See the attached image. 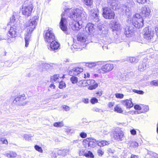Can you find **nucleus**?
<instances>
[{
    "label": "nucleus",
    "mask_w": 158,
    "mask_h": 158,
    "mask_svg": "<svg viewBox=\"0 0 158 158\" xmlns=\"http://www.w3.org/2000/svg\"><path fill=\"white\" fill-rule=\"evenodd\" d=\"M114 68V66L113 64L107 63L102 65L98 70V72L102 74L108 73L112 70Z\"/></svg>",
    "instance_id": "8"
},
{
    "label": "nucleus",
    "mask_w": 158,
    "mask_h": 158,
    "mask_svg": "<svg viewBox=\"0 0 158 158\" xmlns=\"http://www.w3.org/2000/svg\"><path fill=\"white\" fill-rule=\"evenodd\" d=\"M150 12L151 10L149 8L148 6H145L141 8V11L139 14L142 18L143 17L148 18L150 15Z\"/></svg>",
    "instance_id": "11"
},
{
    "label": "nucleus",
    "mask_w": 158,
    "mask_h": 158,
    "mask_svg": "<svg viewBox=\"0 0 158 158\" xmlns=\"http://www.w3.org/2000/svg\"><path fill=\"white\" fill-rule=\"evenodd\" d=\"M64 77V75L61 76L59 74H55L51 77V81L56 83H58L59 81H62Z\"/></svg>",
    "instance_id": "18"
},
{
    "label": "nucleus",
    "mask_w": 158,
    "mask_h": 158,
    "mask_svg": "<svg viewBox=\"0 0 158 158\" xmlns=\"http://www.w3.org/2000/svg\"><path fill=\"white\" fill-rule=\"evenodd\" d=\"M124 33L127 37H131L135 31L132 27H127L124 29Z\"/></svg>",
    "instance_id": "16"
},
{
    "label": "nucleus",
    "mask_w": 158,
    "mask_h": 158,
    "mask_svg": "<svg viewBox=\"0 0 158 158\" xmlns=\"http://www.w3.org/2000/svg\"><path fill=\"white\" fill-rule=\"evenodd\" d=\"M80 155H84L86 157H89L91 158H93L94 156L92 152L90 151H87L84 149H82L80 151Z\"/></svg>",
    "instance_id": "23"
},
{
    "label": "nucleus",
    "mask_w": 158,
    "mask_h": 158,
    "mask_svg": "<svg viewBox=\"0 0 158 158\" xmlns=\"http://www.w3.org/2000/svg\"><path fill=\"white\" fill-rule=\"evenodd\" d=\"M130 132L131 135H135L136 134V131L135 129H132L130 131Z\"/></svg>",
    "instance_id": "56"
},
{
    "label": "nucleus",
    "mask_w": 158,
    "mask_h": 158,
    "mask_svg": "<svg viewBox=\"0 0 158 158\" xmlns=\"http://www.w3.org/2000/svg\"><path fill=\"white\" fill-rule=\"evenodd\" d=\"M17 21L15 15H13L10 18V23L11 26L7 34V41L8 43H11L15 40L16 33L19 28L17 26L16 23H15Z\"/></svg>",
    "instance_id": "3"
},
{
    "label": "nucleus",
    "mask_w": 158,
    "mask_h": 158,
    "mask_svg": "<svg viewBox=\"0 0 158 158\" xmlns=\"http://www.w3.org/2000/svg\"><path fill=\"white\" fill-rule=\"evenodd\" d=\"M62 107L63 109L66 111H69L70 110V108L68 106H66L65 105H63L62 106Z\"/></svg>",
    "instance_id": "48"
},
{
    "label": "nucleus",
    "mask_w": 158,
    "mask_h": 158,
    "mask_svg": "<svg viewBox=\"0 0 158 158\" xmlns=\"http://www.w3.org/2000/svg\"><path fill=\"white\" fill-rule=\"evenodd\" d=\"M131 158H139V156L134 155H132Z\"/></svg>",
    "instance_id": "61"
},
{
    "label": "nucleus",
    "mask_w": 158,
    "mask_h": 158,
    "mask_svg": "<svg viewBox=\"0 0 158 158\" xmlns=\"http://www.w3.org/2000/svg\"><path fill=\"white\" fill-rule=\"evenodd\" d=\"M94 25L91 23H88L86 26L85 31L89 34L93 33L94 31Z\"/></svg>",
    "instance_id": "19"
},
{
    "label": "nucleus",
    "mask_w": 158,
    "mask_h": 158,
    "mask_svg": "<svg viewBox=\"0 0 158 158\" xmlns=\"http://www.w3.org/2000/svg\"><path fill=\"white\" fill-rule=\"evenodd\" d=\"M34 148L36 150L38 151L40 153H42L43 152V151L42 148L39 145H36L34 146Z\"/></svg>",
    "instance_id": "39"
},
{
    "label": "nucleus",
    "mask_w": 158,
    "mask_h": 158,
    "mask_svg": "<svg viewBox=\"0 0 158 158\" xmlns=\"http://www.w3.org/2000/svg\"><path fill=\"white\" fill-rule=\"evenodd\" d=\"M98 101V99L95 98H93L90 100V102L92 104L97 102Z\"/></svg>",
    "instance_id": "47"
},
{
    "label": "nucleus",
    "mask_w": 158,
    "mask_h": 158,
    "mask_svg": "<svg viewBox=\"0 0 158 158\" xmlns=\"http://www.w3.org/2000/svg\"><path fill=\"white\" fill-rule=\"evenodd\" d=\"M95 94V96L98 97L101 96L102 95V93L101 92H99L96 93Z\"/></svg>",
    "instance_id": "57"
},
{
    "label": "nucleus",
    "mask_w": 158,
    "mask_h": 158,
    "mask_svg": "<svg viewBox=\"0 0 158 158\" xmlns=\"http://www.w3.org/2000/svg\"><path fill=\"white\" fill-rule=\"evenodd\" d=\"M69 149L60 150L58 151L57 153L59 155L64 156L69 152Z\"/></svg>",
    "instance_id": "29"
},
{
    "label": "nucleus",
    "mask_w": 158,
    "mask_h": 158,
    "mask_svg": "<svg viewBox=\"0 0 158 158\" xmlns=\"http://www.w3.org/2000/svg\"><path fill=\"white\" fill-rule=\"evenodd\" d=\"M121 8L123 10V12H125L126 14L128 15H129L131 13V9L127 6L123 5L122 6Z\"/></svg>",
    "instance_id": "25"
},
{
    "label": "nucleus",
    "mask_w": 158,
    "mask_h": 158,
    "mask_svg": "<svg viewBox=\"0 0 158 158\" xmlns=\"http://www.w3.org/2000/svg\"><path fill=\"white\" fill-rule=\"evenodd\" d=\"M80 137L82 138H85L87 137V134L84 132H82L80 134Z\"/></svg>",
    "instance_id": "49"
},
{
    "label": "nucleus",
    "mask_w": 158,
    "mask_h": 158,
    "mask_svg": "<svg viewBox=\"0 0 158 158\" xmlns=\"http://www.w3.org/2000/svg\"><path fill=\"white\" fill-rule=\"evenodd\" d=\"M127 60L131 63H136L138 61V59L132 57H127Z\"/></svg>",
    "instance_id": "30"
},
{
    "label": "nucleus",
    "mask_w": 158,
    "mask_h": 158,
    "mask_svg": "<svg viewBox=\"0 0 158 158\" xmlns=\"http://www.w3.org/2000/svg\"><path fill=\"white\" fill-rule=\"evenodd\" d=\"M72 131H73V130L70 128H67L65 130L66 132L69 133H72L73 132Z\"/></svg>",
    "instance_id": "55"
},
{
    "label": "nucleus",
    "mask_w": 158,
    "mask_h": 158,
    "mask_svg": "<svg viewBox=\"0 0 158 158\" xmlns=\"http://www.w3.org/2000/svg\"><path fill=\"white\" fill-rule=\"evenodd\" d=\"M96 65L95 62H90L86 64V66L90 68L95 67Z\"/></svg>",
    "instance_id": "41"
},
{
    "label": "nucleus",
    "mask_w": 158,
    "mask_h": 158,
    "mask_svg": "<svg viewBox=\"0 0 158 158\" xmlns=\"http://www.w3.org/2000/svg\"><path fill=\"white\" fill-rule=\"evenodd\" d=\"M31 135L25 134L24 135V138L26 140H29L31 139Z\"/></svg>",
    "instance_id": "46"
},
{
    "label": "nucleus",
    "mask_w": 158,
    "mask_h": 158,
    "mask_svg": "<svg viewBox=\"0 0 158 158\" xmlns=\"http://www.w3.org/2000/svg\"><path fill=\"white\" fill-rule=\"evenodd\" d=\"M78 141H79L78 139L75 140H74L73 141L72 143L73 144H74V143H78Z\"/></svg>",
    "instance_id": "63"
},
{
    "label": "nucleus",
    "mask_w": 158,
    "mask_h": 158,
    "mask_svg": "<svg viewBox=\"0 0 158 158\" xmlns=\"http://www.w3.org/2000/svg\"><path fill=\"white\" fill-rule=\"evenodd\" d=\"M92 110L94 111H96L99 112H103V110L97 107H94L92 109Z\"/></svg>",
    "instance_id": "43"
},
{
    "label": "nucleus",
    "mask_w": 158,
    "mask_h": 158,
    "mask_svg": "<svg viewBox=\"0 0 158 158\" xmlns=\"http://www.w3.org/2000/svg\"><path fill=\"white\" fill-rule=\"evenodd\" d=\"M58 83H59V87L60 89H61L66 87V85L65 82L63 81L62 80L59 81Z\"/></svg>",
    "instance_id": "38"
},
{
    "label": "nucleus",
    "mask_w": 158,
    "mask_h": 158,
    "mask_svg": "<svg viewBox=\"0 0 158 158\" xmlns=\"http://www.w3.org/2000/svg\"><path fill=\"white\" fill-rule=\"evenodd\" d=\"M61 94H62L61 93H57L55 95V96H56V98H59L61 95Z\"/></svg>",
    "instance_id": "59"
},
{
    "label": "nucleus",
    "mask_w": 158,
    "mask_h": 158,
    "mask_svg": "<svg viewBox=\"0 0 158 158\" xmlns=\"http://www.w3.org/2000/svg\"><path fill=\"white\" fill-rule=\"evenodd\" d=\"M143 111H135L134 113L135 114H139L143 112H146L148 110L149 107L148 106H145L143 107Z\"/></svg>",
    "instance_id": "32"
},
{
    "label": "nucleus",
    "mask_w": 158,
    "mask_h": 158,
    "mask_svg": "<svg viewBox=\"0 0 158 158\" xmlns=\"http://www.w3.org/2000/svg\"><path fill=\"white\" fill-rule=\"evenodd\" d=\"M92 16L93 17V20L96 22H98L99 21V19L98 17V12L97 10L93 9L91 11Z\"/></svg>",
    "instance_id": "24"
},
{
    "label": "nucleus",
    "mask_w": 158,
    "mask_h": 158,
    "mask_svg": "<svg viewBox=\"0 0 158 158\" xmlns=\"http://www.w3.org/2000/svg\"><path fill=\"white\" fill-rule=\"evenodd\" d=\"M138 3L141 4H143L148 2V0H136Z\"/></svg>",
    "instance_id": "44"
},
{
    "label": "nucleus",
    "mask_w": 158,
    "mask_h": 158,
    "mask_svg": "<svg viewBox=\"0 0 158 158\" xmlns=\"http://www.w3.org/2000/svg\"><path fill=\"white\" fill-rule=\"evenodd\" d=\"M39 17L35 16L31 19L27 26L26 33L25 35V46L27 47L31 41V34L36 26Z\"/></svg>",
    "instance_id": "2"
},
{
    "label": "nucleus",
    "mask_w": 158,
    "mask_h": 158,
    "mask_svg": "<svg viewBox=\"0 0 158 158\" xmlns=\"http://www.w3.org/2000/svg\"><path fill=\"white\" fill-rule=\"evenodd\" d=\"M133 91L134 92L139 94H143L144 93V92L142 90H139L135 89H134Z\"/></svg>",
    "instance_id": "50"
},
{
    "label": "nucleus",
    "mask_w": 158,
    "mask_h": 158,
    "mask_svg": "<svg viewBox=\"0 0 158 158\" xmlns=\"http://www.w3.org/2000/svg\"><path fill=\"white\" fill-rule=\"evenodd\" d=\"M72 76V77L70 79L71 81L73 84L76 83L78 81L77 78L73 75Z\"/></svg>",
    "instance_id": "35"
},
{
    "label": "nucleus",
    "mask_w": 158,
    "mask_h": 158,
    "mask_svg": "<svg viewBox=\"0 0 158 158\" xmlns=\"http://www.w3.org/2000/svg\"><path fill=\"white\" fill-rule=\"evenodd\" d=\"M88 85H90L89 87V89L90 90H92L95 89L98 86V84L95 83L94 80H87Z\"/></svg>",
    "instance_id": "20"
},
{
    "label": "nucleus",
    "mask_w": 158,
    "mask_h": 158,
    "mask_svg": "<svg viewBox=\"0 0 158 158\" xmlns=\"http://www.w3.org/2000/svg\"><path fill=\"white\" fill-rule=\"evenodd\" d=\"M131 145L133 147H136L138 146V144L136 142H133L131 143Z\"/></svg>",
    "instance_id": "52"
},
{
    "label": "nucleus",
    "mask_w": 158,
    "mask_h": 158,
    "mask_svg": "<svg viewBox=\"0 0 158 158\" xmlns=\"http://www.w3.org/2000/svg\"><path fill=\"white\" fill-rule=\"evenodd\" d=\"M150 84L152 86H158V80H154L150 82Z\"/></svg>",
    "instance_id": "42"
},
{
    "label": "nucleus",
    "mask_w": 158,
    "mask_h": 158,
    "mask_svg": "<svg viewBox=\"0 0 158 158\" xmlns=\"http://www.w3.org/2000/svg\"><path fill=\"white\" fill-rule=\"evenodd\" d=\"M115 95L116 98H122L124 96V95L123 94L119 93L116 94Z\"/></svg>",
    "instance_id": "45"
},
{
    "label": "nucleus",
    "mask_w": 158,
    "mask_h": 158,
    "mask_svg": "<svg viewBox=\"0 0 158 158\" xmlns=\"http://www.w3.org/2000/svg\"><path fill=\"white\" fill-rule=\"evenodd\" d=\"M79 83L81 86H85L88 85L87 80H82L79 81Z\"/></svg>",
    "instance_id": "33"
},
{
    "label": "nucleus",
    "mask_w": 158,
    "mask_h": 158,
    "mask_svg": "<svg viewBox=\"0 0 158 158\" xmlns=\"http://www.w3.org/2000/svg\"><path fill=\"white\" fill-rule=\"evenodd\" d=\"M117 0H109L108 1V6L114 10L118 9L119 7L117 3Z\"/></svg>",
    "instance_id": "17"
},
{
    "label": "nucleus",
    "mask_w": 158,
    "mask_h": 158,
    "mask_svg": "<svg viewBox=\"0 0 158 158\" xmlns=\"http://www.w3.org/2000/svg\"><path fill=\"white\" fill-rule=\"evenodd\" d=\"M2 142L1 143L5 144H8V141L6 139L3 138V139L2 140Z\"/></svg>",
    "instance_id": "58"
},
{
    "label": "nucleus",
    "mask_w": 158,
    "mask_h": 158,
    "mask_svg": "<svg viewBox=\"0 0 158 158\" xmlns=\"http://www.w3.org/2000/svg\"><path fill=\"white\" fill-rule=\"evenodd\" d=\"M142 34L144 39L150 41L153 38L154 32L149 30L148 27H146L143 29Z\"/></svg>",
    "instance_id": "6"
},
{
    "label": "nucleus",
    "mask_w": 158,
    "mask_h": 158,
    "mask_svg": "<svg viewBox=\"0 0 158 158\" xmlns=\"http://www.w3.org/2000/svg\"><path fill=\"white\" fill-rule=\"evenodd\" d=\"M44 38L45 41L50 43L55 40V35L53 32L52 29L48 28L44 32Z\"/></svg>",
    "instance_id": "5"
},
{
    "label": "nucleus",
    "mask_w": 158,
    "mask_h": 158,
    "mask_svg": "<svg viewBox=\"0 0 158 158\" xmlns=\"http://www.w3.org/2000/svg\"><path fill=\"white\" fill-rule=\"evenodd\" d=\"M149 156V157L150 158H158V155L152 152H148L147 156Z\"/></svg>",
    "instance_id": "31"
},
{
    "label": "nucleus",
    "mask_w": 158,
    "mask_h": 158,
    "mask_svg": "<svg viewBox=\"0 0 158 158\" xmlns=\"http://www.w3.org/2000/svg\"><path fill=\"white\" fill-rule=\"evenodd\" d=\"M122 103L127 108H131L133 106V104L132 102L131 98L123 101Z\"/></svg>",
    "instance_id": "22"
},
{
    "label": "nucleus",
    "mask_w": 158,
    "mask_h": 158,
    "mask_svg": "<svg viewBox=\"0 0 158 158\" xmlns=\"http://www.w3.org/2000/svg\"><path fill=\"white\" fill-rule=\"evenodd\" d=\"M102 15L105 18L108 19H114L115 15L114 12L108 7L103 8Z\"/></svg>",
    "instance_id": "7"
},
{
    "label": "nucleus",
    "mask_w": 158,
    "mask_h": 158,
    "mask_svg": "<svg viewBox=\"0 0 158 158\" xmlns=\"http://www.w3.org/2000/svg\"><path fill=\"white\" fill-rule=\"evenodd\" d=\"M131 21L133 25L138 29L142 27L143 26V20L139 14L136 13L134 15Z\"/></svg>",
    "instance_id": "4"
},
{
    "label": "nucleus",
    "mask_w": 158,
    "mask_h": 158,
    "mask_svg": "<svg viewBox=\"0 0 158 158\" xmlns=\"http://www.w3.org/2000/svg\"><path fill=\"white\" fill-rule=\"evenodd\" d=\"M69 13L68 15L70 18L73 19L71 25L72 29L74 31H78L82 27L83 23L86 20L87 15L81 7L76 9H67L61 15V19L59 25L60 29L66 34L67 29V22L65 18L63 17L65 14Z\"/></svg>",
    "instance_id": "1"
},
{
    "label": "nucleus",
    "mask_w": 158,
    "mask_h": 158,
    "mask_svg": "<svg viewBox=\"0 0 158 158\" xmlns=\"http://www.w3.org/2000/svg\"><path fill=\"white\" fill-rule=\"evenodd\" d=\"M114 103L113 102H109L108 104V106L110 107H111L114 106Z\"/></svg>",
    "instance_id": "60"
},
{
    "label": "nucleus",
    "mask_w": 158,
    "mask_h": 158,
    "mask_svg": "<svg viewBox=\"0 0 158 158\" xmlns=\"http://www.w3.org/2000/svg\"><path fill=\"white\" fill-rule=\"evenodd\" d=\"M82 102L85 103L87 104L89 103V99L88 98H83L81 100Z\"/></svg>",
    "instance_id": "53"
},
{
    "label": "nucleus",
    "mask_w": 158,
    "mask_h": 158,
    "mask_svg": "<svg viewBox=\"0 0 158 158\" xmlns=\"http://www.w3.org/2000/svg\"><path fill=\"white\" fill-rule=\"evenodd\" d=\"M109 143V142L105 140H97V144L100 147H103L105 145H108Z\"/></svg>",
    "instance_id": "26"
},
{
    "label": "nucleus",
    "mask_w": 158,
    "mask_h": 158,
    "mask_svg": "<svg viewBox=\"0 0 158 158\" xmlns=\"http://www.w3.org/2000/svg\"><path fill=\"white\" fill-rule=\"evenodd\" d=\"M97 140L95 139H92L91 140H90L88 142V141H87V143L88 144V146L92 148L94 147L97 144Z\"/></svg>",
    "instance_id": "27"
},
{
    "label": "nucleus",
    "mask_w": 158,
    "mask_h": 158,
    "mask_svg": "<svg viewBox=\"0 0 158 158\" xmlns=\"http://www.w3.org/2000/svg\"><path fill=\"white\" fill-rule=\"evenodd\" d=\"M124 135L123 132L121 130H118L114 132L113 136L115 139L122 140L123 139Z\"/></svg>",
    "instance_id": "12"
},
{
    "label": "nucleus",
    "mask_w": 158,
    "mask_h": 158,
    "mask_svg": "<svg viewBox=\"0 0 158 158\" xmlns=\"http://www.w3.org/2000/svg\"><path fill=\"white\" fill-rule=\"evenodd\" d=\"M50 87L52 88L53 89H55V86L53 84H51L50 85Z\"/></svg>",
    "instance_id": "64"
},
{
    "label": "nucleus",
    "mask_w": 158,
    "mask_h": 158,
    "mask_svg": "<svg viewBox=\"0 0 158 158\" xmlns=\"http://www.w3.org/2000/svg\"><path fill=\"white\" fill-rule=\"evenodd\" d=\"M155 30L156 32V35L158 37V27L155 28Z\"/></svg>",
    "instance_id": "62"
},
{
    "label": "nucleus",
    "mask_w": 158,
    "mask_h": 158,
    "mask_svg": "<svg viewBox=\"0 0 158 158\" xmlns=\"http://www.w3.org/2000/svg\"><path fill=\"white\" fill-rule=\"evenodd\" d=\"M33 8V6L32 4L29 5H23L22 6V10L23 14L26 17L30 16L31 13Z\"/></svg>",
    "instance_id": "9"
},
{
    "label": "nucleus",
    "mask_w": 158,
    "mask_h": 158,
    "mask_svg": "<svg viewBox=\"0 0 158 158\" xmlns=\"http://www.w3.org/2000/svg\"><path fill=\"white\" fill-rule=\"evenodd\" d=\"M50 43L49 45L48 46V48L50 51L56 52L58 51L59 48H60V44L55 40Z\"/></svg>",
    "instance_id": "10"
},
{
    "label": "nucleus",
    "mask_w": 158,
    "mask_h": 158,
    "mask_svg": "<svg viewBox=\"0 0 158 158\" xmlns=\"http://www.w3.org/2000/svg\"><path fill=\"white\" fill-rule=\"evenodd\" d=\"M26 99L24 94L19 95L16 97L13 101L14 103L18 105H23L24 103L23 101Z\"/></svg>",
    "instance_id": "13"
},
{
    "label": "nucleus",
    "mask_w": 158,
    "mask_h": 158,
    "mask_svg": "<svg viewBox=\"0 0 158 158\" xmlns=\"http://www.w3.org/2000/svg\"><path fill=\"white\" fill-rule=\"evenodd\" d=\"M5 155L8 158H14L16 156L17 154L14 152L10 151L6 153Z\"/></svg>",
    "instance_id": "28"
},
{
    "label": "nucleus",
    "mask_w": 158,
    "mask_h": 158,
    "mask_svg": "<svg viewBox=\"0 0 158 158\" xmlns=\"http://www.w3.org/2000/svg\"><path fill=\"white\" fill-rule=\"evenodd\" d=\"M146 65L144 63H142L139 66L138 69L140 71H143L145 69Z\"/></svg>",
    "instance_id": "34"
},
{
    "label": "nucleus",
    "mask_w": 158,
    "mask_h": 158,
    "mask_svg": "<svg viewBox=\"0 0 158 158\" xmlns=\"http://www.w3.org/2000/svg\"><path fill=\"white\" fill-rule=\"evenodd\" d=\"M84 3L87 6H91L92 4L93 0H82Z\"/></svg>",
    "instance_id": "36"
},
{
    "label": "nucleus",
    "mask_w": 158,
    "mask_h": 158,
    "mask_svg": "<svg viewBox=\"0 0 158 158\" xmlns=\"http://www.w3.org/2000/svg\"><path fill=\"white\" fill-rule=\"evenodd\" d=\"M114 111L119 113H122L123 112L122 108L118 106H117L114 107Z\"/></svg>",
    "instance_id": "40"
},
{
    "label": "nucleus",
    "mask_w": 158,
    "mask_h": 158,
    "mask_svg": "<svg viewBox=\"0 0 158 158\" xmlns=\"http://www.w3.org/2000/svg\"><path fill=\"white\" fill-rule=\"evenodd\" d=\"M134 108L135 110H141V107L139 105H135L134 106Z\"/></svg>",
    "instance_id": "54"
},
{
    "label": "nucleus",
    "mask_w": 158,
    "mask_h": 158,
    "mask_svg": "<svg viewBox=\"0 0 158 158\" xmlns=\"http://www.w3.org/2000/svg\"><path fill=\"white\" fill-rule=\"evenodd\" d=\"M97 153L99 156H102L104 154V152L101 149H98L97 151Z\"/></svg>",
    "instance_id": "51"
},
{
    "label": "nucleus",
    "mask_w": 158,
    "mask_h": 158,
    "mask_svg": "<svg viewBox=\"0 0 158 158\" xmlns=\"http://www.w3.org/2000/svg\"><path fill=\"white\" fill-rule=\"evenodd\" d=\"M83 71V69L78 67L73 68L69 72V74L70 76H76Z\"/></svg>",
    "instance_id": "15"
},
{
    "label": "nucleus",
    "mask_w": 158,
    "mask_h": 158,
    "mask_svg": "<svg viewBox=\"0 0 158 158\" xmlns=\"http://www.w3.org/2000/svg\"><path fill=\"white\" fill-rule=\"evenodd\" d=\"M54 126L56 127H61L64 126L63 122H56L53 124Z\"/></svg>",
    "instance_id": "37"
},
{
    "label": "nucleus",
    "mask_w": 158,
    "mask_h": 158,
    "mask_svg": "<svg viewBox=\"0 0 158 158\" xmlns=\"http://www.w3.org/2000/svg\"><path fill=\"white\" fill-rule=\"evenodd\" d=\"M77 43L80 45L84 46L87 43H86V37L84 35L81 34L78 35H77Z\"/></svg>",
    "instance_id": "14"
},
{
    "label": "nucleus",
    "mask_w": 158,
    "mask_h": 158,
    "mask_svg": "<svg viewBox=\"0 0 158 158\" xmlns=\"http://www.w3.org/2000/svg\"><path fill=\"white\" fill-rule=\"evenodd\" d=\"M111 27L113 31H118L120 30L121 28L120 24L117 22L113 21L111 23Z\"/></svg>",
    "instance_id": "21"
}]
</instances>
